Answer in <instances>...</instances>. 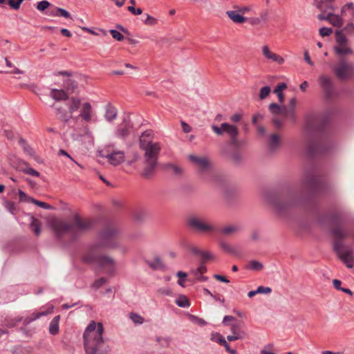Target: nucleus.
<instances>
[{"label": "nucleus", "instance_id": "nucleus-45", "mask_svg": "<svg viewBox=\"0 0 354 354\" xmlns=\"http://www.w3.org/2000/svg\"><path fill=\"white\" fill-rule=\"evenodd\" d=\"M19 198V201L21 202H30L31 203V199H33V198L28 196L22 190L18 191Z\"/></svg>", "mask_w": 354, "mask_h": 354}, {"label": "nucleus", "instance_id": "nucleus-24", "mask_svg": "<svg viewBox=\"0 0 354 354\" xmlns=\"http://www.w3.org/2000/svg\"><path fill=\"white\" fill-rule=\"evenodd\" d=\"M326 20L329 21V23H330L333 26L337 27H340L343 24V21L341 17L332 13H328L326 15Z\"/></svg>", "mask_w": 354, "mask_h": 354}, {"label": "nucleus", "instance_id": "nucleus-59", "mask_svg": "<svg viewBox=\"0 0 354 354\" xmlns=\"http://www.w3.org/2000/svg\"><path fill=\"white\" fill-rule=\"evenodd\" d=\"M272 291V289L270 287H264L262 286H260L257 288V292L260 294H268L270 293Z\"/></svg>", "mask_w": 354, "mask_h": 354}, {"label": "nucleus", "instance_id": "nucleus-15", "mask_svg": "<svg viewBox=\"0 0 354 354\" xmlns=\"http://www.w3.org/2000/svg\"><path fill=\"white\" fill-rule=\"evenodd\" d=\"M299 203V201L297 198H289L285 202H281L279 201H274L273 202V205L275 209L279 212L283 213L286 208L296 205Z\"/></svg>", "mask_w": 354, "mask_h": 354}, {"label": "nucleus", "instance_id": "nucleus-23", "mask_svg": "<svg viewBox=\"0 0 354 354\" xmlns=\"http://www.w3.org/2000/svg\"><path fill=\"white\" fill-rule=\"evenodd\" d=\"M319 83L322 87L327 93H329L332 89V81L330 77L326 75H322L319 77Z\"/></svg>", "mask_w": 354, "mask_h": 354}, {"label": "nucleus", "instance_id": "nucleus-12", "mask_svg": "<svg viewBox=\"0 0 354 354\" xmlns=\"http://www.w3.org/2000/svg\"><path fill=\"white\" fill-rule=\"evenodd\" d=\"M189 159L195 164L197 167L198 172L201 174L207 172L210 168V163L208 159L205 156L190 155L189 156Z\"/></svg>", "mask_w": 354, "mask_h": 354}, {"label": "nucleus", "instance_id": "nucleus-47", "mask_svg": "<svg viewBox=\"0 0 354 354\" xmlns=\"http://www.w3.org/2000/svg\"><path fill=\"white\" fill-rule=\"evenodd\" d=\"M31 203L35 204L36 205L43 208V209H51V206L50 205H48V203H44V202H42V201H37L35 198L33 199H31Z\"/></svg>", "mask_w": 354, "mask_h": 354}, {"label": "nucleus", "instance_id": "nucleus-56", "mask_svg": "<svg viewBox=\"0 0 354 354\" xmlns=\"http://www.w3.org/2000/svg\"><path fill=\"white\" fill-rule=\"evenodd\" d=\"M23 0H8L9 5L14 9H18Z\"/></svg>", "mask_w": 354, "mask_h": 354}, {"label": "nucleus", "instance_id": "nucleus-5", "mask_svg": "<svg viewBox=\"0 0 354 354\" xmlns=\"http://www.w3.org/2000/svg\"><path fill=\"white\" fill-rule=\"evenodd\" d=\"M332 234L336 239L333 243L334 250L348 268H353L354 252L353 248L344 245L339 241L342 239L351 236V232L341 225H337L332 230Z\"/></svg>", "mask_w": 354, "mask_h": 354}, {"label": "nucleus", "instance_id": "nucleus-33", "mask_svg": "<svg viewBox=\"0 0 354 354\" xmlns=\"http://www.w3.org/2000/svg\"><path fill=\"white\" fill-rule=\"evenodd\" d=\"M334 49L338 55H347L353 53V50L347 46V44L342 46H336Z\"/></svg>", "mask_w": 354, "mask_h": 354}, {"label": "nucleus", "instance_id": "nucleus-14", "mask_svg": "<svg viewBox=\"0 0 354 354\" xmlns=\"http://www.w3.org/2000/svg\"><path fill=\"white\" fill-rule=\"evenodd\" d=\"M261 50L263 57L268 60L276 62L279 64L284 63V59L281 55L272 52L268 46H263Z\"/></svg>", "mask_w": 354, "mask_h": 354}, {"label": "nucleus", "instance_id": "nucleus-54", "mask_svg": "<svg viewBox=\"0 0 354 354\" xmlns=\"http://www.w3.org/2000/svg\"><path fill=\"white\" fill-rule=\"evenodd\" d=\"M319 32L320 35H322V37H326L330 35L332 33L333 30L330 28L323 27L319 29Z\"/></svg>", "mask_w": 354, "mask_h": 354}, {"label": "nucleus", "instance_id": "nucleus-44", "mask_svg": "<svg viewBox=\"0 0 354 354\" xmlns=\"http://www.w3.org/2000/svg\"><path fill=\"white\" fill-rule=\"evenodd\" d=\"M269 110L272 114H279L282 112V109L276 103H272L269 106Z\"/></svg>", "mask_w": 354, "mask_h": 354}, {"label": "nucleus", "instance_id": "nucleus-57", "mask_svg": "<svg viewBox=\"0 0 354 354\" xmlns=\"http://www.w3.org/2000/svg\"><path fill=\"white\" fill-rule=\"evenodd\" d=\"M55 10H56V12H59V14L64 18L68 19V18H70V17H71L70 13L65 9L60 8H55Z\"/></svg>", "mask_w": 354, "mask_h": 354}, {"label": "nucleus", "instance_id": "nucleus-51", "mask_svg": "<svg viewBox=\"0 0 354 354\" xmlns=\"http://www.w3.org/2000/svg\"><path fill=\"white\" fill-rule=\"evenodd\" d=\"M106 280L104 277H102L99 279H97L95 281V282L93 283V288L95 289L100 288L101 286H102L105 283Z\"/></svg>", "mask_w": 354, "mask_h": 354}, {"label": "nucleus", "instance_id": "nucleus-30", "mask_svg": "<svg viewBox=\"0 0 354 354\" xmlns=\"http://www.w3.org/2000/svg\"><path fill=\"white\" fill-rule=\"evenodd\" d=\"M117 111L116 109L110 105L106 106L105 112V118L106 120L111 122L116 118Z\"/></svg>", "mask_w": 354, "mask_h": 354}, {"label": "nucleus", "instance_id": "nucleus-6", "mask_svg": "<svg viewBox=\"0 0 354 354\" xmlns=\"http://www.w3.org/2000/svg\"><path fill=\"white\" fill-rule=\"evenodd\" d=\"M120 234V230L115 226H107L100 233V241L95 243H100L101 248L116 249L120 245V242L116 239Z\"/></svg>", "mask_w": 354, "mask_h": 354}, {"label": "nucleus", "instance_id": "nucleus-60", "mask_svg": "<svg viewBox=\"0 0 354 354\" xmlns=\"http://www.w3.org/2000/svg\"><path fill=\"white\" fill-rule=\"evenodd\" d=\"M168 168H169L172 171H174L176 174H180L182 173V169L178 165L170 164L168 165Z\"/></svg>", "mask_w": 354, "mask_h": 354}, {"label": "nucleus", "instance_id": "nucleus-53", "mask_svg": "<svg viewBox=\"0 0 354 354\" xmlns=\"http://www.w3.org/2000/svg\"><path fill=\"white\" fill-rule=\"evenodd\" d=\"M245 336V333H237L236 335H228L227 337V339L228 341L230 342H232V341H235V340H237V339H242Z\"/></svg>", "mask_w": 354, "mask_h": 354}, {"label": "nucleus", "instance_id": "nucleus-20", "mask_svg": "<svg viewBox=\"0 0 354 354\" xmlns=\"http://www.w3.org/2000/svg\"><path fill=\"white\" fill-rule=\"evenodd\" d=\"M82 104L80 98L75 97H71L68 104L69 113L73 115V113L80 109Z\"/></svg>", "mask_w": 354, "mask_h": 354}, {"label": "nucleus", "instance_id": "nucleus-39", "mask_svg": "<svg viewBox=\"0 0 354 354\" xmlns=\"http://www.w3.org/2000/svg\"><path fill=\"white\" fill-rule=\"evenodd\" d=\"M211 339L223 346L227 342L225 338L218 333H212Z\"/></svg>", "mask_w": 354, "mask_h": 354}, {"label": "nucleus", "instance_id": "nucleus-21", "mask_svg": "<svg viewBox=\"0 0 354 354\" xmlns=\"http://www.w3.org/2000/svg\"><path fill=\"white\" fill-rule=\"evenodd\" d=\"M240 230V227L236 225H228L221 229L220 233L225 236H232Z\"/></svg>", "mask_w": 354, "mask_h": 354}, {"label": "nucleus", "instance_id": "nucleus-62", "mask_svg": "<svg viewBox=\"0 0 354 354\" xmlns=\"http://www.w3.org/2000/svg\"><path fill=\"white\" fill-rule=\"evenodd\" d=\"M20 143L23 145L24 149L25 151H26L28 154L32 155V150L31 148H30L26 143L25 140L23 139L20 140Z\"/></svg>", "mask_w": 354, "mask_h": 354}, {"label": "nucleus", "instance_id": "nucleus-29", "mask_svg": "<svg viewBox=\"0 0 354 354\" xmlns=\"http://www.w3.org/2000/svg\"><path fill=\"white\" fill-rule=\"evenodd\" d=\"M280 145V138L277 134H273L269 139V149L270 151H274Z\"/></svg>", "mask_w": 354, "mask_h": 354}, {"label": "nucleus", "instance_id": "nucleus-34", "mask_svg": "<svg viewBox=\"0 0 354 354\" xmlns=\"http://www.w3.org/2000/svg\"><path fill=\"white\" fill-rule=\"evenodd\" d=\"M176 304L178 306L181 308H187L190 306V302L187 297L185 295H180L176 300Z\"/></svg>", "mask_w": 354, "mask_h": 354}, {"label": "nucleus", "instance_id": "nucleus-9", "mask_svg": "<svg viewBox=\"0 0 354 354\" xmlns=\"http://www.w3.org/2000/svg\"><path fill=\"white\" fill-rule=\"evenodd\" d=\"M334 73L342 80H347L353 76L354 66L344 60H341L334 67Z\"/></svg>", "mask_w": 354, "mask_h": 354}, {"label": "nucleus", "instance_id": "nucleus-25", "mask_svg": "<svg viewBox=\"0 0 354 354\" xmlns=\"http://www.w3.org/2000/svg\"><path fill=\"white\" fill-rule=\"evenodd\" d=\"M268 18V12L267 11L263 12L260 14L259 17H252L249 19V22L251 25H259L261 23L267 21Z\"/></svg>", "mask_w": 354, "mask_h": 354}, {"label": "nucleus", "instance_id": "nucleus-58", "mask_svg": "<svg viewBox=\"0 0 354 354\" xmlns=\"http://www.w3.org/2000/svg\"><path fill=\"white\" fill-rule=\"evenodd\" d=\"M235 8L243 16L245 13L250 11V6H235Z\"/></svg>", "mask_w": 354, "mask_h": 354}, {"label": "nucleus", "instance_id": "nucleus-42", "mask_svg": "<svg viewBox=\"0 0 354 354\" xmlns=\"http://www.w3.org/2000/svg\"><path fill=\"white\" fill-rule=\"evenodd\" d=\"M146 19L143 20V23L147 26H155L158 23L157 19L149 14H145Z\"/></svg>", "mask_w": 354, "mask_h": 354}, {"label": "nucleus", "instance_id": "nucleus-55", "mask_svg": "<svg viewBox=\"0 0 354 354\" xmlns=\"http://www.w3.org/2000/svg\"><path fill=\"white\" fill-rule=\"evenodd\" d=\"M127 10L134 15H140L142 13L141 8H135L133 6H128Z\"/></svg>", "mask_w": 354, "mask_h": 354}, {"label": "nucleus", "instance_id": "nucleus-64", "mask_svg": "<svg viewBox=\"0 0 354 354\" xmlns=\"http://www.w3.org/2000/svg\"><path fill=\"white\" fill-rule=\"evenodd\" d=\"M241 118L242 115L240 113H235L231 116L230 120L233 122H238L241 120Z\"/></svg>", "mask_w": 354, "mask_h": 354}, {"label": "nucleus", "instance_id": "nucleus-28", "mask_svg": "<svg viewBox=\"0 0 354 354\" xmlns=\"http://www.w3.org/2000/svg\"><path fill=\"white\" fill-rule=\"evenodd\" d=\"M30 228L34 232L35 234L38 236L41 232V222L35 218L34 216H30Z\"/></svg>", "mask_w": 354, "mask_h": 354}, {"label": "nucleus", "instance_id": "nucleus-1", "mask_svg": "<svg viewBox=\"0 0 354 354\" xmlns=\"http://www.w3.org/2000/svg\"><path fill=\"white\" fill-rule=\"evenodd\" d=\"M153 133L151 130H147L140 137V147L144 151L145 167L142 175L145 178L150 177L158 162V158L161 150L160 144L153 140Z\"/></svg>", "mask_w": 354, "mask_h": 354}, {"label": "nucleus", "instance_id": "nucleus-22", "mask_svg": "<svg viewBox=\"0 0 354 354\" xmlns=\"http://www.w3.org/2000/svg\"><path fill=\"white\" fill-rule=\"evenodd\" d=\"M130 127L129 124L120 125L115 132V136L120 138H125L129 134Z\"/></svg>", "mask_w": 354, "mask_h": 354}, {"label": "nucleus", "instance_id": "nucleus-61", "mask_svg": "<svg viewBox=\"0 0 354 354\" xmlns=\"http://www.w3.org/2000/svg\"><path fill=\"white\" fill-rule=\"evenodd\" d=\"M159 294L170 296L172 295V291L169 288H161L158 290Z\"/></svg>", "mask_w": 354, "mask_h": 354}, {"label": "nucleus", "instance_id": "nucleus-46", "mask_svg": "<svg viewBox=\"0 0 354 354\" xmlns=\"http://www.w3.org/2000/svg\"><path fill=\"white\" fill-rule=\"evenodd\" d=\"M189 319L192 322L201 326H205L207 324L204 319L194 315H189Z\"/></svg>", "mask_w": 354, "mask_h": 354}, {"label": "nucleus", "instance_id": "nucleus-27", "mask_svg": "<svg viewBox=\"0 0 354 354\" xmlns=\"http://www.w3.org/2000/svg\"><path fill=\"white\" fill-rule=\"evenodd\" d=\"M147 263L153 270H161L164 268V263L158 257H155L152 260L147 261Z\"/></svg>", "mask_w": 354, "mask_h": 354}, {"label": "nucleus", "instance_id": "nucleus-18", "mask_svg": "<svg viewBox=\"0 0 354 354\" xmlns=\"http://www.w3.org/2000/svg\"><path fill=\"white\" fill-rule=\"evenodd\" d=\"M53 106L55 110V114L60 120L68 122L73 118L71 113L67 112L63 107Z\"/></svg>", "mask_w": 354, "mask_h": 354}, {"label": "nucleus", "instance_id": "nucleus-63", "mask_svg": "<svg viewBox=\"0 0 354 354\" xmlns=\"http://www.w3.org/2000/svg\"><path fill=\"white\" fill-rule=\"evenodd\" d=\"M190 251L192 252V253H193L194 254H196V255H198L200 257L201 252H202V250H201L200 248L196 247V246H192L190 248Z\"/></svg>", "mask_w": 354, "mask_h": 354}, {"label": "nucleus", "instance_id": "nucleus-43", "mask_svg": "<svg viewBox=\"0 0 354 354\" xmlns=\"http://www.w3.org/2000/svg\"><path fill=\"white\" fill-rule=\"evenodd\" d=\"M200 257L202 258L201 263H203L205 265V262L211 259H213L214 258V256L213 254H212L209 252L204 251L203 250Z\"/></svg>", "mask_w": 354, "mask_h": 354}, {"label": "nucleus", "instance_id": "nucleus-4", "mask_svg": "<svg viewBox=\"0 0 354 354\" xmlns=\"http://www.w3.org/2000/svg\"><path fill=\"white\" fill-rule=\"evenodd\" d=\"M100 243L91 244L82 256V261L86 263L95 264L104 273L113 275L116 270L115 261L108 255H98L101 250Z\"/></svg>", "mask_w": 354, "mask_h": 354}, {"label": "nucleus", "instance_id": "nucleus-7", "mask_svg": "<svg viewBox=\"0 0 354 354\" xmlns=\"http://www.w3.org/2000/svg\"><path fill=\"white\" fill-rule=\"evenodd\" d=\"M188 226L193 230L203 234H212L216 232V227L210 222L197 216H192L187 219Z\"/></svg>", "mask_w": 354, "mask_h": 354}, {"label": "nucleus", "instance_id": "nucleus-52", "mask_svg": "<svg viewBox=\"0 0 354 354\" xmlns=\"http://www.w3.org/2000/svg\"><path fill=\"white\" fill-rule=\"evenodd\" d=\"M50 6V3L46 0L39 1L37 3V8L40 11H44Z\"/></svg>", "mask_w": 354, "mask_h": 354}, {"label": "nucleus", "instance_id": "nucleus-41", "mask_svg": "<svg viewBox=\"0 0 354 354\" xmlns=\"http://www.w3.org/2000/svg\"><path fill=\"white\" fill-rule=\"evenodd\" d=\"M270 91H271V89H270V86H266L262 87L259 91V99L263 100L266 97H267L269 95V94L270 93Z\"/></svg>", "mask_w": 354, "mask_h": 354}, {"label": "nucleus", "instance_id": "nucleus-32", "mask_svg": "<svg viewBox=\"0 0 354 354\" xmlns=\"http://www.w3.org/2000/svg\"><path fill=\"white\" fill-rule=\"evenodd\" d=\"M263 268V265L259 261L252 260L248 262L246 269L252 271H260Z\"/></svg>", "mask_w": 354, "mask_h": 354}, {"label": "nucleus", "instance_id": "nucleus-35", "mask_svg": "<svg viewBox=\"0 0 354 354\" xmlns=\"http://www.w3.org/2000/svg\"><path fill=\"white\" fill-rule=\"evenodd\" d=\"M21 162H22L23 165L26 166V167H25L24 169H21V171L24 173H25V174H26L28 175H30V176H35V177H39L40 176L39 172H38L37 171H36L33 168L28 167L26 162L21 161Z\"/></svg>", "mask_w": 354, "mask_h": 354}, {"label": "nucleus", "instance_id": "nucleus-26", "mask_svg": "<svg viewBox=\"0 0 354 354\" xmlns=\"http://www.w3.org/2000/svg\"><path fill=\"white\" fill-rule=\"evenodd\" d=\"M60 320V316H55L50 323L49 333L53 335H57L59 330V322Z\"/></svg>", "mask_w": 354, "mask_h": 354}, {"label": "nucleus", "instance_id": "nucleus-10", "mask_svg": "<svg viewBox=\"0 0 354 354\" xmlns=\"http://www.w3.org/2000/svg\"><path fill=\"white\" fill-rule=\"evenodd\" d=\"M100 156L107 159L108 162L114 166H117L124 160V153L122 151H115L113 152L102 150L100 152Z\"/></svg>", "mask_w": 354, "mask_h": 354}, {"label": "nucleus", "instance_id": "nucleus-3", "mask_svg": "<svg viewBox=\"0 0 354 354\" xmlns=\"http://www.w3.org/2000/svg\"><path fill=\"white\" fill-rule=\"evenodd\" d=\"M93 225V223L91 219H83L77 215L74 216L73 224L58 219H54L50 223L52 229L57 236L68 234L72 238H75L80 233L89 230Z\"/></svg>", "mask_w": 354, "mask_h": 354}, {"label": "nucleus", "instance_id": "nucleus-2", "mask_svg": "<svg viewBox=\"0 0 354 354\" xmlns=\"http://www.w3.org/2000/svg\"><path fill=\"white\" fill-rule=\"evenodd\" d=\"M104 327L101 322L91 321L86 328L83 337L86 354H109L110 347L102 338Z\"/></svg>", "mask_w": 354, "mask_h": 354}, {"label": "nucleus", "instance_id": "nucleus-13", "mask_svg": "<svg viewBox=\"0 0 354 354\" xmlns=\"http://www.w3.org/2000/svg\"><path fill=\"white\" fill-rule=\"evenodd\" d=\"M93 108L90 102H85L82 104L79 116L86 122H90L93 117Z\"/></svg>", "mask_w": 354, "mask_h": 354}, {"label": "nucleus", "instance_id": "nucleus-49", "mask_svg": "<svg viewBox=\"0 0 354 354\" xmlns=\"http://www.w3.org/2000/svg\"><path fill=\"white\" fill-rule=\"evenodd\" d=\"M110 33L112 37L118 41H122L124 39V36L119 31L116 30H111Z\"/></svg>", "mask_w": 354, "mask_h": 354}, {"label": "nucleus", "instance_id": "nucleus-31", "mask_svg": "<svg viewBox=\"0 0 354 354\" xmlns=\"http://www.w3.org/2000/svg\"><path fill=\"white\" fill-rule=\"evenodd\" d=\"M287 88V85L284 82L279 83L274 88V93L277 95L280 102H283L284 100V95L283 91Z\"/></svg>", "mask_w": 354, "mask_h": 354}, {"label": "nucleus", "instance_id": "nucleus-38", "mask_svg": "<svg viewBox=\"0 0 354 354\" xmlns=\"http://www.w3.org/2000/svg\"><path fill=\"white\" fill-rule=\"evenodd\" d=\"M21 321L22 317L9 318L5 321V325L8 327L12 328Z\"/></svg>", "mask_w": 354, "mask_h": 354}, {"label": "nucleus", "instance_id": "nucleus-50", "mask_svg": "<svg viewBox=\"0 0 354 354\" xmlns=\"http://www.w3.org/2000/svg\"><path fill=\"white\" fill-rule=\"evenodd\" d=\"M220 246L222 250H223L225 252L232 253L234 252V248L227 243L225 242H221L220 243Z\"/></svg>", "mask_w": 354, "mask_h": 354}, {"label": "nucleus", "instance_id": "nucleus-16", "mask_svg": "<svg viewBox=\"0 0 354 354\" xmlns=\"http://www.w3.org/2000/svg\"><path fill=\"white\" fill-rule=\"evenodd\" d=\"M207 272V268L203 264V263H201L199 266L196 269H192L191 270V274L194 275L195 277V280L200 281V282H204L207 281L208 280V277L203 276V274Z\"/></svg>", "mask_w": 354, "mask_h": 354}, {"label": "nucleus", "instance_id": "nucleus-11", "mask_svg": "<svg viewBox=\"0 0 354 354\" xmlns=\"http://www.w3.org/2000/svg\"><path fill=\"white\" fill-rule=\"evenodd\" d=\"M54 306L52 305H47L42 307L39 310L33 312L31 315L26 317L24 319V324L28 325L33 321L39 319L41 317L46 316L53 312Z\"/></svg>", "mask_w": 354, "mask_h": 354}, {"label": "nucleus", "instance_id": "nucleus-36", "mask_svg": "<svg viewBox=\"0 0 354 354\" xmlns=\"http://www.w3.org/2000/svg\"><path fill=\"white\" fill-rule=\"evenodd\" d=\"M129 319L137 325H140L144 322V318L139 314L136 313H129Z\"/></svg>", "mask_w": 354, "mask_h": 354}, {"label": "nucleus", "instance_id": "nucleus-8", "mask_svg": "<svg viewBox=\"0 0 354 354\" xmlns=\"http://www.w3.org/2000/svg\"><path fill=\"white\" fill-rule=\"evenodd\" d=\"M212 129L218 136L222 135L224 132L226 133L230 138L231 143L234 145H238L239 129L236 126L225 122L221 124V127L213 125Z\"/></svg>", "mask_w": 354, "mask_h": 354}, {"label": "nucleus", "instance_id": "nucleus-37", "mask_svg": "<svg viewBox=\"0 0 354 354\" xmlns=\"http://www.w3.org/2000/svg\"><path fill=\"white\" fill-rule=\"evenodd\" d=\"M156 342H158L162 347H167L169 345L171 339L169 337L157 336Z\"/></svg>", "mask_w": 354, "mask_h": 354}, {"label": "nucleus", "instance_id": "nucleus-40", "mask_svg": "<svg viewBox=\"0 0 354 354\" xmlns=\"http://www.w3.org/2000/svg\"><path fill=\"white\" fill-rule=\"evenodd\" d=\"M336 41L338 44L337 46L346 44L348 41L346 37L342 34L341 31L336 32Z\"/></svg>", "mask_w": 354, "mask_h": 354}, {"label": "nucleus", "instance_id": "nucleus-48", "mask_svg": "<svg viewBox=\"0 0 354 354\" xmlns=\"http://www.w3.org/2000/svg\"><path fill=\"white\" fill-rule=\"evenodd\" d=\"M5 208L9 212H10L12 214H14L15 213V209H16V207H15V205L14 203L12 202H10V201H6L5 203Z\"/></svg>", "mask_w": 354, "mask_h": 354}, {"label": "nucleus", "instance_id": "nucleus-19", "mask_svg": "<svg viewBox=\"0 0 354 354\" xmlns=\"http://www.w3.org/2000/svg\"><path fill=\"white\" fill-rule=\"evenodd\" d=\"M50 96L55 101L66 100L68 98V94L64 90L56 88L51 89Z\"/></svg>", "mask_w": 354, "mask_h": 354}, {"label": "nucleus", "instance_id": "nucleus-17", "mask_svg": "<svg viewBox=\"0 0 354 354\" xmlns=\"http://www.w3.org/2000/svg\"><path fill=\"white\" fill-rule=\"evenodd\" d=\"M226 15L230 20L235 24H243L247 20L246 17L243 16L237 9L234 10H228L226 12Z\"/></svg>", "mask_w": 354, "mask_h": 354}]
</instances>
